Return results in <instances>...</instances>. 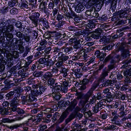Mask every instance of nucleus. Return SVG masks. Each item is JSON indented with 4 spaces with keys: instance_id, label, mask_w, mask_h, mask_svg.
I'll return each instance as SVG.
<instances>
[{
    "instance_id": "1",
    "label": "nucleus",
    "mask_w": 131,
    "mask_h": 131,
    "mask_svg": "<svg viewBox=\"0 0 131 131\" xmlns=\"http://www.w3.org/2000/svg\"><path fill=\"white\" fill-rule=\"evenodd\" d=\"M5 22H2L0 24V33H4L3 30H5L7 32H13L14 27L13 24L14 22L13 20H8Z\"/></svg>"
},
{
    "instance_id": "2",
    "label": "nucleus",
    "mask_w": 131,
    "mask_h": 131,
    "mask_svg": "<svg viewBox=\"0 0 131 131\" xmlns=\"http://www.w3.org/2000/svg\"><path fill=\"white\" fill-rule=\"evenodd\" d=\"M108 75V72L105 71L103 72L100 77L98 78V80L95 81L92 84V87L90 89L93 91L99 85V83L102 81H104L105 77Z\"/></svg>"
},
{
    "instance_id": "3",
    "label": "nucleus",
    "mask_w": 131,
    "mask_h": 131,
    "mask_svg": "<svg viewBox=\"0 0 131 131\" xmlns=\"http://www.w3.org/2000/svg\"><path fill=\"white\" fill-rule=\"evenodd\" d=\"M46 86H45L41 85H40L39 88H37L35 90H32L31 91V92L36 97L39 96L42 94L43 92L46 89Z\"/></svg>"
},
{
    "instance_id": "4",
    "label": "nucleus",
    "mask_w": 131,
    "mask_h": 131,
    "mask_svg": "<svg viewBox=\"0 0 131 131\" xmlns=\"http://www.w3.org/2000/svg\"><path fill=\"white\" fill-rule=\"evenodd\" d=\"M75 34L74 38H72L74 40L73 42L76 41L78 43H79V44H81L83 42V39L82 38H80L79 39V38L81 37L80 36L81 34L80 33H75Z\"/></svg>"
},
{
    "instance_id": "5",
    "label": "nucleus",
    "mask_w": 131,
    "mask_h": 131,
    "mask_svg": "<svg viewBox=\"0 0 131 131\" xmlns=\"http://www.w3.org/2000/svg\"><path fill=\"white\" fill-rule=\"evenodd\" d=\"M94 55L96 57L100 58L101 61H103L105 57L106 56V53H104L103 52H100L99 50H96L95 52Z\"/></svg>"
},
{
    "instance_id": "6",
    "label": "nucleus",
    "mask_w": 131,
    "mask_h": 131,
    "mask_svg": "<svg viewBox=\"0 0 131 131\" xmlns=\"http://www.w3.org/2000/svg\"><path fill=\"white\" fill-rule=\"evenodd\" d=\"M119 115L115 116L113 118L110 119L109 122L113 124H115L118 125H121L120 119H118Z\"/></svg>"
},
{
    "instance_id": "7",
    "label": "nucleus",
    "mask_w": 131,
    "mask_h": 131,
    "mask_svg": "<svg viewBox=\"0 0 131 131\" xmlns=\"http://www.w3.org/2000/svg\"><path fill=\"white\" fill-rule=\"evenodd\" d=\"M116 82V80H108L102 84V86L105 87L109 86L112 85L113 84Z\"/></svg>"
},
{
    "instance_id": "8",
    "label": "nucleus",
    "mask_w": 131,
    "mask_h": 131,
    "mask_svg": "<svg viewBox=\"0 0 131 131\" xmlns=\"http://www.w3.org/2000/svg\"><path fill=\"white\" fill-rule=\"evenodd\" d=\"M91 33H89L87 35V37H88V40H90V39H92V38L94 39H97L99 38L100 37H101L100 36V34L101 33H95L96 34H91Z\"/></svg>"
},
{
    "instance_id": "9",
    "label": "nucleus",
    "mask_w": 131,
    "mask_h": 131,
    "mask_svg": "<svg viewBox=\"0 0 131 131\" xmlns=\"http://www.w3.org/2000/svg\"><path fill=\"white\" fill-rule=\"evenodd\" d=\"M20 88H18L17 89H14L13 91H11L7 93L6 95V98L7 99H9L13 96L15 93H18V91L20 92Z\"/></svg>"
},
{
    "instance_id": "10",
    "label": "nucleus",
    "mask_w": 131,
    "mask_h": 131,
    "mask_svg": "<svg viewBox=\"0 0 131 131\" xmlns=\"http://www.w3.org/2000/svg\"><path fill=\"white\" fill-rule=\"evenodd\" d=\"M15 97L11 100L10 102V104L12 105H16L17 106L18 105H19V102L20 100L19 99V97L17 95V96L15 95Z\"/></svg>"
},
{
    "instance_id": "11",
    "label": "nucleus",
    "mask_w": 131,
    "mask_h": 131,
    "mask_svg": "<svg viewBox=\"0 0 131 131\" xmlns=\"http://www.w3.org/2000/svg\"><path fill=\"white\" fill-rule=\"evenodd\" d=\"M68 70L69 69L68 68L61 67L60 69V73L62 74L63 77H65L68 76Z\"/></svg>"
},
{
    "instance_id": "12",
    "label": "nucleus",
    "mask_w": 131,
    "mask_h": 131,
    "mask_svg": "<svg viewBox=\"0 0 131 131\" xmlns=\"http://www.w3.org/2000/svg\"><path fill=\"white\" fill-rule=\"evenodd\" d=\"M28 96V98L29 102L31 103L34 101L35 102L37 100L36 96L31 92V93L29 94V95Z\"/></svg>"
},
{
    "instance_id": "13",
    "label": "nucleus",
    "mask_w": 131,
    "mask_h": 131,
    "mask_svg": "<svg viewBox=\"0 0 131 131\" xmlns=\"http://www.w3.org/2000/svg\"><path fill=\"white\" fill-rule=\"evenodd\" d=\"M88 101L83 97L79 102L78 104L79 106L80 107H81L82 108L84 107L85 105Z\"/></svg>"
},
{
    "instance_id": "14",
    "label": "nucleus",
    "mask_w": 131,
    "mask_h": 131,
    "mask_svg": "<svg viewBox=\"0 0 131 131\" xmlns=\"http://www.w3.org/2000/svg\"><path fill=\"white\" fill-rule=\"evenodd\" d=\"M46 61V64H45L47 67V69H50V67L53 66L55 62L54 61H53L51 59H48L47 60H45Z\"/></svg>"
},
{
    "instance_id": "15",
    "label": "nucleus",
    "mask_w": 131,
    "mask_h": 131,
    "mask_svg": "<svg viewBox=\"0 0 131 131\" xmlns=\"http://www.w3.org/2000/svg\"><path fill=\"white\" fill-rule=\"evenodd\" d=\"M105 105V102L104 100H102L96 104L95 105L100 110H101L103 108V106Z\"/></svg>"
},
{
    "instance_id": "16",
    "label": "nucleus",
    "mask_w": 131,
    "mask_h": 131,
    "mask_svg": "<svg viewBox=\"0 0 131 131\" xmlns=\"http://www.w3.org/2000/svg\"><path fill=\"white\" fill-rule=\"evenodd\" d=\"M68 115V113L63 112L61 116L58 121V122L60 123L62 122Z\"/></svg>"
},
{
    "instance_id": "17",
    "label": "nucleus",
    "mask_w": 131,
    "mask_h": 131,
    "mask_svg": "<svg viewBox=\"0 0 131 131\" xmlns=\"http://www.w3.org/2000/svg\"><path fill=\"white\" fill-rule=\"evenodd\" d=\"M29 18L32 21V24L35 25L34 26L36 27L38 26L39 20L38 18H34L33 16H30L29 17Z\"/></svg>"
},
{
    "instance_id": "18",
    "label": "nucleus",
    "mask_w": 131,
    "mask_h": 131,
    "mask_svg": "<svg viewBox=\"0 0 131 131\" xmlns=\"http://www.w3.org/2000/svg\"><path fill=\"white\" fill-rule=\"evenodd\" d=\"M9 114L8 110L7 108L5 107H0V114L2 115H7Z\"/></svg>"
},
{
    "instance_id": "19",
    "label": "nucleus",
    "mask_w": 131,
    "mask_h": 131,
    "mask_svg": "<svg viewBox=\"0 0 131 131\" xmlns=\"http://www.w3.org/2000/svg\"><path fill=\"white\" fill-rule=\"evenodd\" d=\"M28 97V94L26 95V94L25 95H23L21 96V101L22 104H25L26 103L29 102Z\"/></svg>"
},
{
    "instance_id": "20",
    "label": "nucleus",
    "mask_w": 131,
    "mask_h": 131,
    "mask_svg": "<svg viewBox=\"0 0 131 131\" xmlns=\"http://www.w3.org/2000/svg\"><path fill=\"white\" fill-rule=\"evenodd\" d=\"M47 5V3L45 2H42L41 3L39 6V8L40 9H41L40 10L44 11L45 13V10L46 8Z\"/></svg>"
},
{
    "instance_id": "21",
    "label": "nucleus",
    "mask_w": 131,
    "mask_h": 131,
    "mask_svg": "<svg viewBox=\"0 0 131 131\" xmlns=\"http://www.w3.org/2000/svg\"><path fill=\"white\" fill-rule=\"evenodd\" d=\"M84 8L83 3H79L78 4L76 7V10L77 12H80L81 11H83Z\"/></svg>"
},
{
    "instance_id": "22",
    "label": "nucleus",
    "mask_w": 131,
    "mask_h": 131,
    "mask_svg": "<svg viewBox=\"0 0 131 131\" xmlns=\"http://www.w3.org/2000/svg\"><path fill=\"white\" fill-rule=\"evenodd\" d=\"M129 51L128 49L124 50L121 54L122 57L123 59L126 58L129 55Z\"/></svg>"
},
{
    "instance_id": "23",
    "label": "nucleus",
    "mask_w": 131,
    "mask_h": 131,
    "mask_svg": "<svg viewBox=\"0 0 131 131\" xmlns=\"http://www.w3.org/2000/svg\"><path fill=\"white\" fill-rule=\"evenodd\" d=\"M59 59V60H61L63 62L66 61L69 58V57L68 56H66L64 54L62 53L61 56L58 57Z\"/></svg>"
},
{
    "instance_id": "24",
    "label": "nucleus",
    "mask_w": 131,
    "mask_h": 131,
    "mask_svg": "<svg viewBox=\"0 0 131 131\" xmlns=\"http://www.w3.org/2000/svg\"><path fill=\"white\" fill-rule=\"evenodd\" d=\"M93 91L90 89L89 91L83 97L88 100L89 98L92 96L93 93Z\"/></svg>"
},
{
    "instance_id": "25",
    "label": "nucleus",
    "mask_w": 131,
    "mask_h": 131,
    "mask_svg": "<svg viewBox=\"0 0 131 131\" xmlns=\"http://www.w3.org/2000/svg\"><path fill=\"white\" fill-rule=\"evenodd\" d=\"M11 108L8 107V112H14L16 111H17L18 108L17 107V106L16 105H12L11 104H10Z\"/></svg>"
},
{
    "instance_id": "26",
    "label": "nucleus",
    "mask_w": 131,
    "mask_h": 131,
    "mask_svg": "<svg viewBox=\"0 0 131 131\" xmlns=\"http://www.w3.org/2000/svg\"><path fill=\"white\" fill-rule=\"evenodd\" d=\"M62 86L61 83H56L55 84L54 89H52V91H55V89L57 91H60Z\"/></svg>"
},
{
    "instance_id": "27",
    "label": "nucleus",
    "mask_w": 131,
    "mask_h": 131,
    "mask_svg": "<svg viewBox=\"0 0 131 131\" xmlns=\"http://www.w3.org/2000/svg\"><path fill=\"white\" fill-rule=\"evenodd\" d=\"M83 55L81 54V60L83 61L86 60L87 58L89 57L90 54L88 53H87L86 52L85 53L83 52Z\"/></svg>"
},
{
    "instance_id": "28",
    "label": "nucleus",
    "mask_w": 131,
    "mask_h": 131,
    "mask_svg": "<svg viewBox=\"0 0 131 131\" xmlns=\"http://www.w3.org/2000/svg\"><path fill=\"white\" fill-rule=\"evenodd\" d=\"M43 72L42 71H36L34 72L33 75L34 77H40L43 75Z\"/></svg>"
},
{
    "instance_id": "29",
    "label": "nucleus",
    "mask_w": 131,
    "mask_h": 131,
    "mask_svg": "<svg viewBox=\"0 0 131 131\" xmlns=\"http://www.w3.org/2000/svg\"><path fill=\"white\" fill-rule=\"evenodd\" d=\"M75 116V115L73 114L69 115L68 118L65 120V122L66 124H67L69 122H70L72 119L74 118Z\"/></svg>"
},
{
    "instance_id": "30",
    "label": "nucleus",
    "mask_w": 131,
    "mask_h": 131,
    "mask_svg": "<svg viewBox=\"0 0 131 131\" xmlns=\"http://www.w3.org/2000/svg\"><path fill=\"white\" fill-rule=\"evenodd\" d=\"M52 76V75L50 72H47L45 73L43 75V77L46 80H47L48 79L51 77Z\"/></svg>"
},
{
    "instance_id": "31",
    "label": "nucleus",
    "mask_w": 131,
    "mask_h": 131,
    "mask_svg": "<svg viewBox=\"0 0 131 131\" xmlns=\"http://www.w3.org/2000/svg\"><path fill=\"white\" fill-rule=\"evenodd\" d=\"M70 104L69 106L67 108L65 111L64 112V113H68V115L69 114V112L72 111L74 108Z\"/></svg>"
},
{
    "instance_id": "32",
    "label": "nucleus",
    "mask_w": 131,
    "mask_h": 131,
    "mask_svg": "<svg viewBox=\"0 0 131 131\" xmlns=\"http://www.w3.org/2000/svg\"><path fill=\"white\" fill-rule=\"evenodd\" d=\"M70 41L72 42H74V45L73 46L74 48L76 49H79L80 47V44H79V43H78L76 41L73 42L74 40H73L72 39L70 40Z\"/></svg>"
},
{
    "instance_id": "33",
    "label": "nucleus",
    "mask_w": 131,
    "mask_h": 131,
    "mask_svg": "<svg viewBox=\"0 0 131 131\" xmlns=\"http://www.w3.org/2000/svg\"><path fill=\"white\" fill-rule=\"evenodd\" d=\"M123 73L125 77L131 76V68L124 71Z\"/></svg>"
},
{
    "instance_id": "34",
    "label": "nucleus",
    "mask_w": 131,
    "mask_h": 131,
    "mask_svg": "<svg viewBox=\"0 0 131 131\" xmlns=\"http://www.w3.org/2000/svg\"><path fill=\"white\" fill-rule=\"evenodd\" d=\"M52 96L54 99L56 100H60L61 97V94L59 93H57L55 94L54 93H52Z\"/></svg>"
},
{
    "instance_id": "35",
    "label": "nucleus",
    "mask_w": 131,
    "mask_h": 131,
    "mask_svg": "<svg viewBox=\"0 0 131 131\" xmlns=\"http://www.w3.org/2000/svg\"><path fill=\"white\" fill-rule=\"evenodd\" d=\"M59 59L58 58V61L56 64V67L58 68H59L62 67V66L63 65V62L61 60H59Z\"/></svg>"
},
{
    "instance_id": "36",
    "label": "nucleus",
    "mask_w": 131,
    "mask_h": 131,
    "mask_svg": "<svg viewBox=\"0 0 131 131\" xmlns=\"http://www.w3.org/2000/svg\"><path fill=\"white\" fill-rule=\"evenodd\" d=\"M110 96H107L106 97V99H103L105 100V104L107 102H110L112 101L113 99L111 95H109Z\"/></svg>"
},
{
    "instance_id": "37",
    "label": "nucleus",
    "mask_w": 131,
    "mask_h": 131,
    "mask_svg": "<svg viewBox=\"0 0 131 131\" xmlns=\"http://www.w3.org/2000/svg\"><path fill=\"white\" fill-rule=\"evenodd\" d=\"M81 55L80 54H75L72 57V59L73 60H77L79 59L81 60Z\"/></svg>"
},
{
    "instance_id": "38",
    "label": "nucleus",
    "mask_w": 131,
    "mask_h": 131,
    "mask_svg": "<svg viewBox=\"0 0 131 131\" xmlns=\"http://www.w3.org/2000/svg\"><path fill=\"white\" fill-rule=\"evenodd\" d=\"M18 10L15 8H13L11 9L10 12L12 15H14L17 14L18 13Z\"/></svg>"
},
{
    "instance_id": "39",
    "label": "nucleus",
    "mask_w": 131,
    "mask_h": 131,
    "mask_svg": "<svg viewBox=\"0 0 131 131\" xmlns=\"http://www.w3.org/2000/svg\"><path fill=\"white\" fill-rule=\"evenodd\" d=\"M42 51L41 52L40 51H38L36 52L34 56L35 58H38L42 56Z\"/></svg>"
},
{
    "instance_id": "40",
    "label": "nucleus",
    "mask_w": 131,
    "mask_h": 131,
    "mask_svg": "<svg viewBox=\"0 0 131 131\" xmlns=\"http://www.w3.org/2000/svg\"><path fill=\"white\" fill-rule=\"evenodd\" d=\"M55 80L52 78H50L48 79L47 83L48 84L50 85H52L55 83Z\"/></svg>"
},
{
    "instance_id": "41",
    "label": "nucleus",
    "mask_w": 131,
    "mask_h": 131,
    "mask_svg": "<svg viewBox=\"0 0 131 131\" xmlns=\"http://www.w3.org/2000/svg\"><path fill=\"white\" fill-rule=\"evenodd\" d=\"M61 49H62L63 50V52L65 54L67 53L68 52L73 50L72 48L70 47H67L65 49L62 48Z\"/></svg>"
},
{
    "instance_id": "42",
    "label": "nucleus",
    "mask_w": 131,
    "mask_h": 131,
    "mask_svg": "<svg viewBox=\"0 0 131 131\" xmlns=\"http://www.w3.org/2000/svg\"><path fill=\"white\" fill-rule=\"evenodd\" d=\"M17 112L18 114L22 115L24 114L25 113V111L19 108H18L17 109Z\"/></svg>"
},
{
    "instance_id": "43",
    "label": "nucleus",
    "mask_w": 131,
    "mask_h": 131,
    "mask_svg": "<svg viewBox=\"0 0 131 131\" xmlns=\"http://www.w3.org/2000/svg\"><path fill=\"white\" fill-rule=\"evenodd\" d=\"M33 56L32 55L29 56L27 58V62L30 64L33 61Z\"/></svg>"
},
{
    "instance_id": "44",
    "label": "nucleus",
    "mask_w": 131,
    "mask_h": 131,
    "mask_svg": "<svg viewBox=\"0 0 131 131\" xmlns=\"http://www.w3.org/2000/svg\"><path fill=\"white\" fill-rule=\"evenodd\" d=\"M103 93L104 94H107V95H111V92H109V89L108 88H106L103 90Z\"/></svg>"
},
{
    "instance_id": "45",
    "label": "nucleus",
    "mask_w": 131,
    "mask_h": 131,
    "mask_svg": "<svg viewBox=\"0 0 131 131\" xmlns=\"http://www.w3.org/2000/svg\"><path fill=\"white\" fill-rule=\"evenodd\" d=\"M77 103V101L75 99H74L71 102L70 104L72 106L75 107Z\"/></svg>"
},
{
    "instance_id": "46",
    "label": "nucleus",
    "mask_w": 131,
    "mask_h": 131,
    "mask_svg": "<svg viewBox=\"0 0 131 131\" xmlns=\"http://www.w3.org/2000/svg\"><path fill=\"white\" fill-rule=\"evenodd\" d=\"M129 61L127 60L123 62L125 64H124L121 67V69H125L128 66V64Z\"/></svg>"
},
{
    "instance_id": "47",
    "label": "nucleus",
    "mask_w": 131,
    "mask_h": 131,
    "mask_svg": "<svg viewBox=\"0 0 131 131\" xmlns=\"http://www.w3.org/2000/svg\"><path fill=\"white\" fill-rule=\"evenodd\" d=\"M76 95L77 96V99H82L83 98V94L81 92H77L76 94Z\"/></svg>"
},
{
    "instance_id": "48",
    "label": "nucleus",
    "mask_w": 131,
    "mask_h": 131,
    "mask_svg": "<svg viewBox=\"0 0 131 131\" xmlns=\"http://www.w3.org/2000/svg\"><path fill=\"white\" fill-rule=\"evenodd\" d=\"M11 87L10 84V82H8L6 85H5V87L3 88L2 89L3 91H4L5 90L8 89Z\"/></svg>"
},
{
    "instance_id": "49",
    "label": "nucleus",
    "mask_w": 131,
    "mask_h": 131,
    "mask_svg": "<svg viewBox=\"0 0 131 131\" xmlns=\"http://www.w3.org/2000/svg\"><path fill=\"white\" fill-rule=\"evenodd\" d=\"M14 22V24H15L17 27L20 28H21L22 26V24L21 23L20 21H18L16 23L13 21Z\"/></svg>"
},
{
    "instance_id": "50",
    "label": "nucleus",
    "mask_w": 131,
    "mask_h": 131,
    "mask_svg": "<svg viewBox=\"0 0 131 131\" xmlns=\"http://www.w3.org/2000/svg\"><path fill=\"white\" fill-rule=\"evenodd\" d=\"M5 36H6V37H7V39L8 40H10L13 37V35H12V33H5Z\"/></svg>"
},
{
    "instance_id": "51",
    "label": "nucleus",
    "mask_w": 131,
    "mask_h": 131,
    "mask_svg": "<svg viewBox=\"0 0 131 131\" xmlns=\"http://www.w3.org/2000/svg\"><path fill=\"white\" fill-rule=\"evenodd\" d=\"M100 110H100L99 108H98L95 105L93 107L92 109L93 112L95 113H97L99 111H100Z\"/></svg>"
},
{
    "instance_id": "52",
    "label": "nucleus",
    "mask_w": 131,
    "mask_h": 131,
    "mask_svg": "<svg viewBox=\"0 0 131 131\" xmlns=\"http://www.w3.org/2000/svg\"><path fill=\"white\" fill-rule=\"evenodd\" d=\"M122 72H119L117 74V79L119 80H122L123 79V77L122 75Z\"/></svg>"
},
{
    "instance_id": "53",
    "label": "nucleus",
    "mask_w": 131,
    "mask_h": 131,
    "mask_svg": "<svg viewBox=\"0 0 131 131\" xmlns=\"http://www.w3.org/2000/svg\"><path fill=\"white\" fill-rule=\"evenodd\" d=\"M116 126L113 125H111L106 128V129L107 130H114Z\"/></svg>"
},
{
    "instance_id": "54",
    "label": "nucleus",
    "mask_w": 131,
    "mask_h": 131,
    "mask_svg": "<svg viewBox=\"0 0 131 131\" xmlns=\"http://www.w3.org/2000/svg\"><path fill=\"white\" fill-rule=\"evenodd\" d=\"M24 88L25 91L26 92V94H27V93H29L30 91L31 92V87L29 86H27L26 87H24Z\"/></svg>"
},
{
    "instance_id": "55",
    "label": "nucleus",
    "mask_w": 131,
    "mask_h": 131,
    "mask_svg": "<svg viewBox=\"0 0 131 131\" xmlns=\"http://www.w3.org/2000/svg\"><path fill=\"white\" fill-rule=\"evenodd\" d=\"M40 131H43L44 129L47 128V126L46 125H40L39 126Z\"/></svg>"
},
{
    "instance_id": "56",
    "label": "nucleus",
    "mask_w": 131,
    "mask_h": 131,
    "mask_svg": "<svg viewBox=\"0 0 131 131\" xmlns=\"http://www.w3.org/2000/svg\"><path fill=\"white\" fill-rule=\"evenodd\" d=\"M30 64L28 62H26V63L24 64V65L23 66V67L25 68L26 70H28L29 69V66Z\"/></svg>"
},
{
    "instance_id": "57",
    "label": "nucleus",
    "mask_w": 131,
    "mask_h": 131,
    "mask_svg": "<svg viewBox=\"0 0 131 131\" xmlns=\"http://www.w3.org/2000/svg\"><path fill=\"white\" fill-rule=\"evenodd\" d=\"M112 56L111 55H109L107 57H106L104 60L106 62H107L110 60H111L112 58Z\"/></svg>"
},
{
    "instance_id": "58",
    "label": "nucleus",
    "mask_w": 131,
    "mask_h": 131,
    "mask_svg": "<svg viewBox=\"0 0 131 131\" xmlns=\"http://www.w3.org/2000/svg\"><path fill=\"white\" fill-rule=\"evenodd\" d=\"M68 29L69 30L73 31H76L78 30L77 28L72 26L69 27Z\"/></svg>"
},
{
    "instance_id": "59",
    "label": "nucleus",
    "mask_w": 131,
    "mask_h": 131,
    "mask_svg": "<svg viewBox=\"0 0 131 131\" xmlns=\"http://www.w3.org/2000/svg\"><path fill=\"white\" fill-rule=\"evenodd\" d=\"M19 127V125H13L10 126L8 127V128L12 130H13L15 129H16Z\"/></svg>"
},
{
    "instance_id": "60",
    "label": "nucleus",
    "mask_w": 131,
    "mask_h": 131,
    "mask_svg": "<svg viewBox=\"0 0 131 131\" xmlns=\"http://www.w3.org/2000/svg\"><path fill=\"white\" fill-rule=\"evenodd\" d=\"M13 57L15 58H18L19 56L18 53L16 51H14L13 52Z\"/></svg>"
},
{
    "instance_id": "61",
    "label": "nucleus",
    "mask_w": 131,
    "mask_h": 131,
    "mask_svg": "<svg viewBox=\"0 0 131 131\" xmlns=\"http://www.w3.org/2000/svg\"><path fill=\"white\" fill-rule=\"evenodd\" d=\"M18 47V50L19 51V52L20 53H22L24 51V48L22 45L19 46Z\"/></svg>"
},
{
    "instance_id": "62",
    "label": "nucleus",
    "mask_w": 131,
    "mask_h": 131,
    "mask_svg": "<svg viewBox=\"0 0 131 131\" xmlns=\"http://www.w3.org/2000/svg\"><path fill=\"white\" fill-rule=\"evenodd\" d=\"M2 122L5 123L6 122H11L9 118H3L2 121Z\"/></svg>"
},
{
    "instance_id": "63",
    "label": "nucleus",
    "mask_w": 131,
    "mask_h": 131,
    "mask_svg": "<svg viewBox=\"0 0 131 131\" xmlns=\"http://www.w3.org/2000/svg\"><path fill=\"white\" fill-rule=\"evenodd\" d=\"M22 0H21V7L22 8H26L28 6V5L25 3L23 2L22 1Z\"/></svg>"
},
{
    "instance_id": "64",
    "label": "nucleus",
    "mask_w": 131,
    "mask_h": 131,
    "mask_svg": "<svg viewBox=\"0 0 131 131\" xmlns=\"http://www.w3.org/2000/svg\"><path fill=\"white\" fill-rule=\"evenodd\" d=\"M60 91L62 92L65 93L67 91V87H65L62 86Z\"/></svg>"
}]
</instances>
